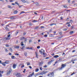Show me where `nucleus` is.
Instances as JSON below:
<instances>
[{"label": "nucleus", "mask_w": 77, "mask_h": 77, "mask_svg": "<svg viewBox=\"0 0 77 77\" xmlns=\"http://www.w3.org/2000/svg\"><path fill=\"white\" fill-rule=\"evenodd\" d=\"M68 27H70V26H71V25L70 24H69L68 25Z\"/></svg>", "instance_id": "obj_50"}, {"label": "nucleus", "mask_w": 77, "mask_h": 77, "mask_svg": "<svg viewBox=\"0 0 77 77\" xmlns=\"http://www.w3.org/2000/svg\"><path fill=\"white\" fill-rule=\"evenodd\" d=\"M32 39H31L29 41V43H31V42H32Z\"/></svg>", "instance_id": "obj_34"}, {"label": "nucleus", "mask_w": 77, "mask_h": 77, "mask_svg": "<svg viewBox=\"0 0 77 77\" xmlns=\"http://www.w3.org/2000/svg\"><path fill=\"white\" fill-rule=\"evenodd\" d=\"M35 53L36 57H37V58H38V54H37V53H36V52H35Z\"/></svg>", "instance_id": "obj_19"}, {"label": "nucleus", "mask_w": 77, "mask_h": 77, "mask_svg": "<svg viewBox=\"0 0 77 77\" xmlns=\"http://www.w3.org/2000/svg\"><path fill=\"white\" fill-rule=\"evenodd\" d=\"M75 73H74V72H73L72 74H71V75H72L73 74H74Z\"/></svg>", "instance_id": "obj_52"}, {"label": "nucleus", "mask_w": 77, "mask_h": 77, "mask_svg": "<svg viewBox=\"0 0 77 77\" xmlns=\"http://www.w3.org/2000/svg\"><path fill=\"white\" fill-rule=\"evenodd\" d=\"M4 62L5 63H6V64H8V63H9V61L7 60Z\"/></svg>", "instance_id": "obj_15"}, {"label": "nucleus", "mask_w": 77, "mask_h": 77, "mask_svg": "<svg viewBox=\"0 0 77 77\" xmlns=\"http://www.w3.org/2000/svg\"><path fill=\"white\" fill-rule=\"evenodd\" d=\"M25 13V12H24V11H22L21 12V13H20V14H22L23 13Z\"/></svg>", "instance_id": "obj_28"}, {"label": "nucleus", "mask_w": 77, "mask_h": 77, "mask_svg": "<svg viewBox=\"0 0 77 77\" xmlns=\"http://www.w3.org/2000/svg\"><path fill=\"white\" fill-rule=\"evenodd\" d=\"M66 66V65L63 64L61 65V67L60 68V70L62 69L63 68H64Z\"/></svg>", "instance_id": "obj_4"}, {"label": "nucleus", "mask_w": 77, "mask_h": 77, "mask_svg": "<svg viewBox=\"0 0 77 77\" xmlns=\"http://www.w3.org/2000/svg\"><path fill=\"white\" fill-rule=\"evenodd\" d=\"M45 72L44 71H43L41 73V75H42L43 74H46V73H47V72Z\"/></svg>", "instance_id": "obj_6"}, {"label": "nucleus", "mask_w": 77, "mask_h": 77, "mask_svg": "<svg viewBox=\"0 0 77 77\" xmlns=\"http://www.w3.org/2000/svg\"><path fill=\"white\" fill-rule=\"evenodd\" d=\"M6 47H9V45H6Z\"/></svg>", "instance_id": "obj_48"}, {"label": "nucleus", "mask_w": 77, "mask_h": 77, "mask_svg": "<svg viewBox=\"0 0 77 77\" xmlns=\"http://www.w3.org/2000/svg\"><path fill=\"white\" fill-rule=\"evenodd\" d=\"M37 21H37L35 20H33L32 21V22L33 23H36V22H37Z\"/></svg>", "instance_id": "obj_17"}, {"label": "nucleus", "mask_w": 77, "mask_h": 77, "mask_svg": "<svg viewBox=\"0 0 77 77\" xmlns=\"http://www.w3.org/2000/svg\"><path fill=\"white\" fill-rule=\"evenodd\" d=\"M0 1H1V2H4V0H0Z\"/></svg>", "instance_id": "obj_56"}, {"label": "nucleus", "mask_w": 77, "mask_h": 77, "mask_svg": "<svg viewBox=\"0 0 77 77\" xmlns=\"http://www.w3.org/2000/svg\"><path fill=\"white\" fill-rule=\"evenodd\" d=\"M8 8H10V9H12V7L10 5L8 6Z\"/></svg>", "instance_id": "obj_24"}, {"label": "nucleus", "mask_w": 77, "mask_h": 77, "mask_svg": "<svg viewBox=\"0 0 77 77\" xmlns=\"http://www.w3.org/2000/svg\"><path fill=\"white\" fill-rule=\"evenodd\" d=\"M39 52L40 53H41V54H42V53H43L42 51H41V50L39 51Z\"/></svg>", "instance_id": "obj_38"}, {"label": "nucleus", "mask_w": 77, "mask_h": 77, "mask_svg": "<svg viewBox=\"0 0 77 77\" xmlns=\"http://www.w3.org/2000/svg\"><path fill=\"white\" fill-rule=\"evenodd\" d=\"M43 63H44L42 61L41 63H40L39 66H42V65L43 64Z\"/></svg>", "instance_id": "obj_9"}, {"label": "nucleus", "mask_w": 77, "mask_h": 77, "mask_svg": "<svg viewBox=\"0 0 77 77\" xmlns=\"http://www.w3.org/2000/svg\"><path fill=\"white\" fill-rule=\"evenodd\" d=\"M43 55H44V57H45L46 56V54L45 53H43Z\"/></svg>", "instance_id": "obj_16"}, {"label": "nucleus", "mask_w": 77, "mask_h": 77, "mask_svg": "<svg viewBox=\"0 0 77 77\" xmlns=\"http://www.w3.org/2000/svg\"><path fill=\"white\" fill-rule=\"evenodd\" d=\"M68 2L69 3H70V0H68Z\"/></svg>", "instance_id": "obj_64"}, {"label": "nucleus", "mask_w": 77, "mask_h": 77, "mask_svg": "<svg viewBox=\"0 0 77 77\" xmlns=\"http://www.w3.org/2000/svg\"><path fill=\"white\" fill-rule=\"evenodd\" d=\"M53 61H54V60H51L49 62H48V65H50V64H51V63L53 62Z\"/></svg>", "instance_id": "obj_11"}, {"label": "nucleus", "mask_w": 77, "mask_h": 77, "mask_svg": "<svg viewBox=\"0 0 77 77\" xmlns=\"http://www.w3.org/2000/svg\"><path fill=\"white\" fill-rule=\"evenodd\" d=\"M62 60V59H60L59 61H61Z\"/></svg>", "instance_id": "obj_60"}, {"label": "nucleus", "mask_w": 77, "mask_h": 77, "mask_svg": "<svg viewBox=\"0 0 77 77\" xmlns=\"http://www.w3.org/2000/svg\"><path fill=\"white\" fill-rule=\"evenodd\" d=\"M22 38L23 39H24L25 42H26V41H27V40L26 39V38H25L24 37H23Z\"/></svg>", "instance_id": "obj_14"}, {"label": "nucleus", "mask_w": 77, "mask_h": 77, "mask_svg": "<svg viewBox=\"0 0 77 77\" xmlns=\"http://www.w3.org/2000/svg\"><path fill=\"white\" fill-rule=\"evenodd\" d=\"M62 37H63V36H61L60 37H59L58 38V39H60V38H62Z\"/></svg>", "instance_id": "obj_37"}, {"label": "nucleus", "mask_w": 77, "mask_h": 77, "mask_svg": "<svg viewBox=\"0 0 77 77\" xmlns=\"http://www.w3.org/2000/svg\"><path fill=\"white\" fill-rule=\"evenodd\" d=\"M20 66H21V68H23L24 67V65L23 64L22 65H20Z\"/></svg>", "instance_id": "obj_13"}, {"label": "nucleus", "mask_w": 77, "mask_h": 77, "mask_svg": "<svg viewBox=\"0 0 77 77\" xmlns=\"http://www.w3.org/2000/svg\"><path fill=\"white\" fill-rule=\"evenodd\" d=\"M43 19H44V17L43 16L42 17V20Z\"/></svg>", "instance_id": "obj_62"}, {"label": "nucleus", "mask_w": 77, "mask_h": 77, "mask_svg": "<svg viewBox=\"0 0 77 77\" xmlns=\"http://www.w3.org/2000/svg\"><path fill=\"white\" fill-rule=\"evenodd\" d=\"M56 31H54V35H55V34H56Z\"/></svg>", "instance_id": "obj_57"}, {"label": "nucleus", "mask_w": 77, "mask_h": 77, "mask_svg": "<svg viewBox=\"0 0 77 77\" xmlns=\"http://www.w3.org/2000/svg\"><path fill=\"white\" fill-rule=\"evenodd\" d=\"M15 55H17V56H19V54L18 53H15Z\"/></svg>", "instance_id": "obj_39"}, {"label": "nucleus", "mask_w": 77, "mask_h": 77, "mask_svg": "<svg viewBox=\"0 0 77 77\" xmlns=\"http://www.w3.org/2000/svg\"><path fill=\"white\" fill-rule=\"evenodd\" d=\"M44 36L45 38H47V37L48 36L47 35H44Z\"/></svg>", "instance_id": "obj_31"}, {"label": "nucleus", "mask_w": 77, "mask_h": 77, "mask_svg": "<svg viewBox=\"0 0 77 77\" xmlns=\"http://www.w3.org/2000/svg\"><path fill=\"white\" fill-rule=\"evenodd\" d=\"M74 52H75V50H73L72 51V53H74Z\"/></svg>", "instance_id": "obj_58"}, {"label": "nucleus", "mask_w": 77, "mask_h": 77, "mask_svg": "<svg viewBox=\"0 0 77 77\" xmlns=\"http://www.w3.org/2000/svg\"><path fill=\"white\" fill-rule=\"evenodd\" d=\"M23 42H22L21 43V45H22V46H23V45H24V44H23Z\"/></svg>", "instance_id": "obj_29"}, {"label": "nucleus", "mask_w": 77, "mask_h": 77, "mask_svg": "<svg viewBox=\"0 0 77 77\" xmlns=\"http://www.w3.org/2000/svg\"><path fill=\"white\" fill-rule=\"evenodd\" d=\"M59 57V56L58 55H54V58H56V59L57 58V57Z\"/></svg>", "instance_id": "obj_10"}, {"label": "nucleus", "mask_w": 77, "mask_h": 77, "mask_svg": "<svg viewBox=\"0 0 77 77\" xmlns=\"http://www.w3.org/2000/svg\"><path fill=\"white\" fill-rule=\"evenodd\" d=\"M39 71V69H35V72H38Z\"/></svg>", "instance_id": "obj_20"}, {"label": "nucleus", "mask_w": 77, "mask_h": 77, "mask_svg": "<svg viewBox=\"0 0 77 77\" xmlns=\"http://www.w3.org/2000/svg\"><path fill=\"white\" fill-rule=\"evenodd\" d=\"M26 49H30V48L29 47H28V48H26Z\"/></svg>", "instance_id": "obj_61"}, {"label": "nucleus", "mask_w": 77, "mask_h": 77, "mask_svg": "<svg viewBox=\"0 0 77 77\" xmlns=\"http://www.w3.org/2000/svg\"><path fill=\"white\" fill-rule=\"evenodd\" d=\"M27 64V65L29 66V65H30V62H27L26 63Z\"/></svg>", "instance_id": "obj_22"}, {"label": "nucleus", "mask_w": 77, "mask_h": 77, "mask_svg": "<svg viewBox=\"0 0 77 77\" xmlns=\"http://www.w3.org/2000/svg\"><path fill=\"white\" fill-rule=\"evenodd\" d=\"M34 75V72H33L32 73L30 74L28 76V77H32V75Z\"/></svg>", "instance_id": "obj_8"}, {"label": "nucleus", "mask_w": 77, "mask_h": 77, "mask_svg": "<svg viewBox=\"0 0 77 77\" xmlns=\"http://www.w3.org/2000/svg\"><path fill=\"white\" fill-rule=\"evenodd\" d=\"M2 64L4 66H6V64H5V62L4 63H2Z\"/></svg>", "instance_id": "obj_18"}, {"label": "nucleus", "mask_w": 77, "mask_h": 77, "mask_svg": "<svg viewBox=\"0 0 77 77\" xmlns=\"http://www.w3.org/2000/svg\"><path fill=\"white\" fill-rule=\"evenodd\" d=\"M9 55H10L11 56V55H12V54H11V53H9Z\"/></svg>", "instance_id": "obj_54"}, {"label": "nucleus", "mask_w": 77, "mask_h": 77, "mask_svg": "<svg viewBox=\"0 0 77 77\" xmlns=\"http://www.w3.org/2000/svg\"><path fill=\"white\" fill-rule=\"evenodd\" d=\"M37 48H38V49H39V48H40V46H37Z\"/></svg>", "instance_id": "obj_43"}, {"label": "nucleus", "mask_w": 77, "mask_h": 77, "mask_svg": "<svg viewBox=\"0 0 77 77\" xmlns=\"http://www.w3.org/2000/svg\"><path fill=\"white\" fill-rule=\"evenodd\" d=\"M64 8H68V7H67V6L66 5H63Z\"/></svg>", "instance_id": "obj_25"}, {"label": "nucleus", "mask_w": 77, "mask_h": 77, "mask_svg": "<svg viewBox=\"0 0 77 77\" xmlns=\"http://www.w3.org/2000/svg\"><path fill=\"white\" fill-rule=\"evenodd\" d=\"M2 74H1V71H0V77H2Z\"/></svg>", "instance_id": "obj_40"}, {"label": "nucleus", "mask_w": 77, "mask_h": 77, "mask_svg": "<svg viewBox=\"0 0 77 77\" xmlns=\"http://www.w3.org/2000/svg\"><path fill=\"white\" fill-rule=\"evenodd\" d=\"M29 50H33V48L32 47L29 48Z\"/></svg>", "instance_id": "obj_47"}, {"label": "nucleus", "mask_w": 77, "mask_h": 77, "mask_svg": "<svg viewBox=\"0 0 77 77\" xmlns=\"http://www.w3.org/2000/svg\"><path fill=\"white\" fill-rule=\"evenodd\" d=\"M5 29H6V30H9V29H8V28L7 27H5Z\"/></svg>", "instance_id": "obj_36"}, {"label": "nucleus", "mask_w": 77, "mask_h": 77, "mask_svg": "<svg viewBox=\"0 0 77 77\" xmlns=\"http://www.w3.org/2000/svg\"><path fill=\"white\" fill-rule=\"evenodd\" d=\"M18 32L17 31V32L16 33V35H17V34H18Z\"/></svg>", "instance_id": "obj_55"}, {"label": "nucleus", "mask_w": 77, "mask_h": 77, "mask_svg": "<svg viewBox=\"0 0 77 77\" xmlns=\"http://www.w3.org/2000/svg\"><path fill=\"white\" fill-rule=\"evenodd\" d=\"M24 54L25 56H27V53H25Z\"/></svg>", "instance_id": "obj_45"}, {"label": "nucleus", "mask_w": 77, "mask_h": 77, "mask_svg": "<svg viewBox=\"0 0 77 77\" xmlns=\"http://www.w3.org/2000/svg\"><path fill=\"white\" fill-rule=\"evenodd\" d=\"M51 32V29H50L49 30V32Z\"/></svg>", "instance_id": "obj_63"}, {"label": "nucleus", "mask_w": 77, "mask_h": 77, "mask_svg": "<svg viewBox=\"0 0 77 77\" xmlns=\"http://www.w3.org/2000/svg\"><path fill=\"white\" fill-rule=\"evenodd\" d=\"M74 33V31H71L70 32V34H71H71H72V33Z\"/></svg>", "instance_id": "obj_23"}, {"label": "nucleus", "mask_w": 77, "mask_h": 77, "mask_svg": "<svg viewBox=\"0 0 77 77\" xmlns=\"http://www.w3.org/2000/svg\"><path fill=\"white\" fill-rule=\"evenodd\" d=\"M10 36H11V34H9L8 35L7 37H5V38L3 39V41H7V40H9V39H11V38H10Z\"/></svg>", "instance_id": "obj_1"}, {"label": "nucleus", "mask_w": 77, "mask_h": 77, "mask_svg": "<svg viewBox=\"0 0 77 77\" xmlns=\"http://www.w3.org/2000/svg\"><path fill=\"white\" fill-rule=\"evenodd\" d=\"M12 72V69H9L8 70L7 72V75H10V74L11 73V72Z\"/></svg>", "instance_id": "obj_2"}, {"label": "nucleus", "mask_w": 77, "mask_h": 77, "mask_svg": "<svg viewBox=\"0 0 77 77\" xmlns=\"http://www.w3.org/2000/svg\"><path fill=\"white\" fill-rule=\"evenodd\" d=\"M38 28H39V27L38 26H36L35 28V29H38Z\"/></svg>", "instance_id": "obj_30"}, {"label": "nucleus", "mask_w": 77, "mask_h": 77, "mask_svg": "<svg viewBox=\"0 0 77 77\" xmlns=\"http://www.w3.org/2000/svg\"><path fill=\"white\" fill-rule=\"evenodd\" d=\"M35 4L37 5V6H39V4L38 3V2H36L35 3Z\"/></svg>", "instance_id": "obj_35"}, {"label": "nucleus", "mask_w": 77, "mask_h": 77, "mask_svg": "<svg viewBox=\"0 0 77 77\" xmlns=\"http://www.w3.org/2000/svg\"><path fill=\"white\" fill-rule=\"evenodd\" d=\"M21 1L22 2H23V3H26V1L25 0H22Z\"/></svg>", "instance_id": "obj_21"}, {"label": "nucleus", "mask_w": 77, "mask_h": 77, "mask_svg": "<svg viewBox=\"0 0 77 77\" xmlns=\"http://www.w3.org/2000/svg\"><path fill=\"white\" fill-rule=\"evenodd\" d=\"M11 58L12 59H14L15 58V56H12L11 57Z\"/></svg>", "instance_id": "obj_32"}, {"label": "nucleus", "mask_w": 77, "mask_h": 77, "mask_svg": "<svg viewBox=\"0 0 77 77\" xmlns=\"http://www.w3.org/2000/svg\"><path fill=\"white\" fill-rule=\"evenodd\" d=\"M59 34L60 35H62V32H59Z\"/></svg>", "instance_id": "obj_41"}, {"label": "nucleus", "mask_w": 77, "mask_h": 77, "mask_svg": "<svg viewBox=\"0 0 77 77\" xmlns=\"http://www.w3.org/2000/svg\"><path fill=\"white\" fill-rule=\"evenodd\" d=\"M40 35H44V33H42L40 34Z\"/></svg>", "instance_id": "obj_59"}, {"label": "nucleus", "mask_w": 77, "mask_h": 77, "mask_svg": "<svg viewBox=\"0 0 77 77\" xmlns=\"http://www.w3.org/2000/svg\"><path fill=\"white\" fill-rule=\"evenodd\" d=\"M17 66V64H14L13 65V68L14 69H15L16 68V67Z\"/></svg>", "instance_id": "obj_7"}, {"label": "nucleus", "mask_w": 77, "mask_h": 77, "mask_svg": "<svg viewBox=\"0 0 77 77\" xmlns=\"http://www.w3.org/2000/svg\"><path fill=\"white\" fill-rule=\"evenodd\" d=\"M14 14H16L18 13V11L17 10L14 11Z\"/></svg>", "instance_id": "obj_12"}, {"label": "nucleus", "mask_w": 77, "mask_h": 77, "mask_svg": "<svg viewBox=\"0 0 77 77\" xmlns=\"http://www.w3.org/2000/svg\"><path fill=\"white\" fill-rule=\"evenodd\" d=\"M14 18H15V17H11V19H12V20L13 19H14Z\"/></svg>", "instance_id": "obj_33"}, {"label": "nucleus", "mask_w": 77, "mask_h": 77, "mask_svg": "<svg viewBox=\"0 0 77 77\" xmlns=\"http://www.w3.org/2000/svg\"><path fill=\"white\" fill-rule=\"evenodd\" d=\"M29 26H32V23H29Z\"/></svg>", "instance_id": "obj_49"}, {"label": "nucleus", "mask_w": 77, "mask_h": 77, "mask_svg": "<svg viewBox=\"0 0 77 77\" xmlns=\"http://www.w3.org/2000/svg\"><path fill=\"white\" fill-rule=\"evenodd\" d=\"M53 25H54V23H52L50 25V26H52Z\"/></svg>", "instance_id": "obj_51"}, {"label": "nucleus", "mask_w": 77, "mask_h": 77, "mask_svg": "<svg viewBox=\"0 0 77 77\" xmlns=\"http://www.w3.org/2000/svg\"><path fill=\"white\" fill-rule=\"evenodd\" d=\"M16 76L17 77H20L21 76V75L20 73H18L16 74Z\"/></svg>", "instance_id": "obj_5"}, {"label": "nucleus", "mask_w": 77, "mask_h": 77, "mask_svg": "<svg viewBox=\"0 0 77 77\" xmlns=\"http://www.w3.org/2000/svg\"><path fill=\"white\" fill-rule=\"evenodd\" d=\"M19 46H16L15 48H17V49H18V48H19Z\"/></svg>", "instance_id": "obj_27"}, {"label": "nucleus", "mask_w": 77, "mask_h": 77, "mask_svg": "<svg viewBox=\"0 0 77 77\" xmlns=\"http://www.w3.org/2000/svg\"><path fill=\"white\" fill-rule=\"evenodd\" d=\"M5 50L6 52H8V49H7L6 48H5Z\"/></svg>", "instance_id": "obj_26"}, {"label": "nucleus", "mask_w": 77, "mask_h": 77, "mask_svg": "<svg viewBox=\"0 0 77 77\" xmlns=\"http://www.w3.org/2000/svg\"><path fill=\"white\" fill-rule=\"evenodd\" d=\"M54 76V72H52L50 73V74H48L47 75V76L49 77H52Z\"/></svg>", "instance_id": "obj_3"}, {"label": "nucleus", "mask_w": 77, "mask_h": 77, "mask_svg": "<svg viewBox=\"0 0 77 77\" xmlns=\"http://www.w3.org/2000/svg\"><path fill=\"white\" fill-rule=\"evenodd\" d=\"M47 66L45 65L44 66V68H47Z\"/></svg>", "instance_id": "obj_44"}, {"label": "nucleus", "mask_w": 77, "mask_h": 77, "mask_svg": "<svg viewBox=\"0 0 77 77\" xmlns=\"http://www.w3.org/2000/svg\"><path fill=\"white\" fill-rule=\"evenodd\" d=\"M29 67L30 69H32V66H29Z\"/></svg>", "instance_id": "obj_53"}, {"label": "nucleus", "mask_w": 77, "mask_h": 77, "mask_svg": "<svg viewBox=\"0 0 77 77\" xmlns=\"http://www.w3.org/2000/svg\"><path fill=\"white\" fill-rule=\"evenodd\" d=\"M44 26H41V28H42V29H44Z\"/></svg>", "instance_id": "obj_46"}, {"label": "nucleus", "mask_w": 77, "mask_h": 77, "mask_svg": "<svg viewBox=\"0 0 77 77\" xmlns=\"http://www.w3.org/2000/svg\"><path fill=\"white\" fill-rule=\"evenodd\" d=\"M24 47H25L24 46H23L22 48H21V50H23Z\"/></svg>", "instance_id": "obj_42"}]
</instances>
